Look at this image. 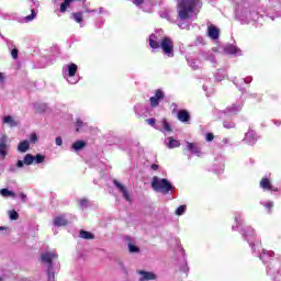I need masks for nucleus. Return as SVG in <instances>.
<instances>
[{"label":"nucleus","instance_id":"nucleus-1","mask_svg":"<svg viewBox=\"0 0 281 281\" xmlns=\"http://www.w3.org/2000/svg\"><path fill=\"white\" fill-rule=\"evenodd\" d=\"M196 8H201V0H178V18L180 21L192 19Z\"/></svg>","mask_w":281,"mask_h":281},{"label":"nucleus","instance_id":"nucleus-2","mask_svg":"<svg viewBox=\"0 0 281 281\" xmlns=\"http://www.w3.org/2000/svg\"><path fill=\"white\" fill-rule=\"evenodd\" d=\"M151 188L155 192H161L162 194H169L175 190V187L166 178H159L155 176L151 180Z\"/></svg>","mask_w":281,"mask_h":281},{"label":"nucleus","instance_id":"nucleus-3","mask_svg":"<svg viewBox=\"0 0 281 281\" xmlns=\"http://www.w3.org/2000/svg\"><path fill=\"white\" fill-rule=\"evenodd\" d=\"M76 71H78V66L76 64H69L66 69L64 68V78H66L69 85H76L78 82V77H76Z\"/></svg>","mask_w":281,"mask_h":281},{"label":"nucleus","instance_id":"nucleus-4","mask_svg":"<svg viewBox=\"0 0 281 281\" xmlns=\"http://www.w3.org/2000/svg\"><path fill=\"white\" fill-rule=\"evenodd\" d=\"M56 258H58V254H56L55 251H47L42 254V262L48 265V281L54 280V273H52V263L54 260H56Z\"/></svg>","mask_w":281,"mask_h":281},{"label":"nucleus","instance_id":"nucleus-5","mask_svg":"<svg viewBox=\"0 0 281 281\" xmlns=\"http://www.w3.org/2000/svg\"><path fill=\"white\" fill-rule=\"evenodd\" d=\"M243 236L251 247L252 252H256V247H259L260 243L254 241V238H256V232L254 231V228H251V226L245 227L243 231Z\"/></svg>","mask_w":281,"mask_h":281},{"label":"nucleus","instance_id":"nucleus-6","mask_svg":"<svg viewBox=\"0 0 281 281\" xmlns=\"http://www.w3.org/2000/svg\"><path fill=\"white\" fill-rule=\"evenodd\" d=\"M162 49V53L165 56H168V58L175 57V43H172V40L170 37H164L160 42V46Z\"/></svg>","mask_w":281,"mask_h":281},{"label":"nucleus","instance_id":"nucleus-7","mask_svg":"<svg viewBox=\"0 0 281 281\" xmlns=\"http://www.w3.org/2000/svg\"><path fill=\"white\" fill-rule=\"evenodd\" d=\"M147 124H149V126H153L154 128H157L158 131H161V133H170L172 132V127L170 126V123H168V121L166 119H162L160 124H157V120L155 119H147L146 120Z\"/></svg>","mask_w":281,"mask_h":281},{"label":"nucleus","instance_id":"nucleus-8","mask_svg":"<svg viewBox=\"0 0 281 281\" xmlns=\"http://www.w3.org/2000/svg\"><path fill=\"white\" fill-rule=\"evenodd\" d=\"M241 109H243V101H237L236 103L226 108L222 112V117H229V115H236V113H239V111H241Z\"/></svg>","mask_w":281,"mask_h":281},{"label":"nucleus","instance_id":"nucleus-9","mask_svg":"<svg viewBox=\"0 0 281 281\" xmlns=\"http://www.w3.org/2000/svg\"><path fill=\"white\" fill-rule=\"evenodd\" d=\"M8 150H10V143H8V137L3 135L0 138V157H2V159L8 157Z\"/></svg>","mask_w":281,"mask_h":281},{"label":"nucleus","instance_id":"nucleus-10","mask_svg":"<svg viewBox=\"0 0 281 281\" xmlns=\"http://www.w3.org/2000/svg\"><path fill=\"white\" fill-rule=\"evenodd\" d=\"M165 97L166 95L164 94V91L159 89L156 90L155 95L149 99L150 106H159V102H161V100H164Z\"/></svg>","mask_w":281,"mask_h":281},{"label":"nucleus","instance_id":"nucleus-11","mask_svg":"<svg viewBox=\"0 0 281 281\" xmlns=\"http://www.w3.org/2000/svg\"><path fill=\"white\" fill-rule=\"evenodd\" d=\"M161 38H159V33H153L149 36V47H151V49H159V46L161 45Z\"/></svg>","mask_w":281,"mask_h":281},{"label":"nucleus","instance_id":"nucleus-12","mask_svg":"<svg viewBox=\"0 0 281 281\" xmlns=\"http://www.w3.org/2000/svg\"><path fill=\"white\" fill-rule=\"evenodd\" d=\"M139 279L138 281H150V280H157V274H155L154 272H148V271H144V270H138L137 271Z\"/></svg>","mask_w":281,"mask_h":281},{"label":"nucleus","instance_id":"nucleus-13","mask_svg":"<svg viewBox=\"0 0 281 281\" xmlns=\"http://www.w3.org/2000/svg\"><path fill=\"white\" fill-rule=\"evenodd\" d=\"M244 142H246V144H248L249 146H254V144H256V142H258V136L256 135L255 131H248L245 134V138Z\"/></svg>","mask_w":281,"mask_h":281},{"label":"nucleus","instance_id":"nucleus-14","mask_svg":"<svg viewBox=\"0 0 281 281\" xmlns=\"http://www.w3.org/2000/svg\"><path fill=\"white\" fill-rule=\"evenodd\" d=\"M224 54H228L231 56H241L240 48L232 44L224 46Z\"/></svg>","mask_w":281,"mask_h":281},{"label":"nucleus","instance_id":"nucleus-15","mask_svg":"<svg viewBox=\"0 0 281 281\" xmlns=\"http://www.w3.org/2000/svg\"><path fill=\"white\" fill-rule=\"evenodd\" d=\"M32 3L35 7V9H32L31 14L24 18V21L26 23H30V21H34L36 19V15L38 14V10H36L38 8V1L32 0Z\"/></svg>","mask_w":281,"mask_h":281},{"label":"nucleus","instance_id":"nucleus-16","mask_svg":"<svg viewBox=\"0 0 281 281\" xmlns=\"http://www.w3.org/2000/svg\"><path fill=\"white\" fill-rule=\"evenodd\" d=\"M187 150H189V153H191L192 155L201 157V147H199V145L195 143L187 142Z\"/></svg>","mask_w":281,"mask_h":281},{"label":"nucleus","instance_id":"nucleus-17","mask_svg":"<svg viewBox=\"0 0 281 281\" xmlns=\"http://www.w3.org/2000/svg\"><path fill=\"white\" fill-rule=\"evenodd\" d=\"M260 260H262L263 265L271 262L273 260V251H269L263 249L262 254L259 255Z\"/></svg>","mask_w":281,"mask_h":281},{"label":"nucleus","instance_id":"nucleus-18","mask_svg":"<svg viewBox=\"0 0 281 281\" xmlns=\"http://www.w3.org/2000/svg\"><path fill=\"white\" fill-rule=\"evenodd\" d=\"M113 183L117 188V190H120V192H122L125 201H131V195L128 194L126 187L122 186V183H120L117 180H114Z\"/></svg>","mask_w":281,"mask_h":281},{"label":"nucleus","instance_id":"nucleus-19","mask_svg":"<svg viewBox=\"0 0 281 281\" xmlns=\"http://www.w3.org/2000/svg\"><path fill=\"white\" fill-rule=\"evenodd\" d=\"M207 34H209V37L212 38L213 41H218L221 31L216 26L210 25Z\"/></svg>","mask_w":281,"mask_h":281},{"label":"nucleus","instance_id":"nucleus-20","mask_svg":"<svg viewBox=\"0 0 281 281\" xmlns=\"http://www.w3.org/2000/svg\"><path fill=\"white\" fill-rule=\"evenodd\" d=\"M260 188H262V190H271L272 192H278V188H273L271 186V181H269L267 178L261 179Z\"/></svg>","mask_w":281,"mask_h":281},{"label":"nucleus","instance_id":"nucleus-21","mask_svg":"<svg viewBox=\"0 0 281 281\" xmlns=\"http://www.w3.org/2000/svg\"><path fill=\"white\" fill-rule=\"evenodd\" d=\"M201 55L203 56L204 60H210V63L215 64L216 63V55L214 54L213 50H209V52H203L201 53Z\"/></svg>","mask_w":281,"mask_h":281},{"label":"nucleus","instance_id":"nucleus-22","mask_svg":"<svg viewBox=\"0 0 281 281\" xmlns=\"http://www.w3.org/2000/svg\"><path fill=\"white\" fill-rule=\"evenodd\" d=\"M178 120L179 122L183 123L190 122V113H188L186 110H180L178 112Z\"/></svg>","mask_w":281,"mask_h":281},{"label":"nucleus","instance_id":"nucleus-23","mask_svg":"<svg viewBox=\"0 0 281 281\" xmlns=\"http://www.w3.org/2000/svg\"><path fill=\"white\" fill-rule=\"evenodd\" d=\"M165 144L167 146V148H179V146H181V143H179V140L169 137L168 139L165 140Z\"/></svg>","mask_w":281,"mask_h":281},{"label":"nucleus","instance_id":"nucleus-24","mask_svg":"<svg viewBox=\"0 0 281 281\" xmlns=\"http://www.w3.org/2000/svg\"><path fill=\"white\" fill-rule=\"evenodd\" d=\"M19 153H27L30 150V142L23 140L18 145Z\"/></svg>","mask_w":281,"mask_h":281},{"label":"nucleus","instance_id":"nucleus-25","mask_svg":"<svg viewBox=\"0 0 281 281\" xmlns=\"http://www.w3.org/2000/svg\"><path fill=\"white\" fill-rule=\"evenodd\" d=\"M67 220L65 218V216H57V217H55V220H54V225L56 226V227H63V226H65V225H67Z\"/></svg>","mask_w":281,"mask_h":281},{"label":"nucleus","instance_id":"nucleus-26","mask_svg":"<svg viewBox=\"0 0 281 281\" xmlns=\"http://www.w3.org/2000/svg\"><path fill=\"white\" fill-rule=\"evenodd\" d=\"M125 240H128L127 247H128L130 254H139V247L131 243V237H125Z\"/></svg>","mask_w":281,"mask_h":281},{"label":"nucleus","instance_id":"nucleus-27","mask_svg":"<svg viewBox=\"0 0 281 281\" xmlns=\"http://www.w3.org/2000/svg\"><path fill=\"white\" fill-rule=\"evenodd\" d=\"M87 146V143L85 140H77L72 144L71 148L75 150V153H78V150H82Z\"/></svg>","mask_w":281,"mask_h":281},{"label":"nucleus","instance_id":"nucleus-28","mask_svg":"<svg viewBox=\"0 0 281 281\" xmlns=\"http://www.w3.org/2000/svg\"><path fill=\"white\" fill-rule=\"evenodd\" d=\"M79 236H80V238H83L85 240H93V238H95V235H93L92 233L87 232V231H80Z\"/></svg>","mask_w":281,"mask_h":281},{"label":"nucleus","instance_id":"nucleus-29","mask_svg":"<svg viewBox=\"0 0 281 281\" xmlns=\"http://www.w3.org/2000/svg\"><path fill=\"white\" fill-rule=\"evenodd\" d=\"M3 123L9 124L11 127L19 126V123L10 115L3 117Z\"/></svg>","mask_w":281,"mask_h":281},{"label":"nucleus","instance_id":"nucleus-30","mask_svg":"<svg viewBox=\"0 0 281 281\" xmlns=\"http://www.w3.org/2000/svg\"><path fill=\"white\" fill-rule=\"evenodd\" d=\"M0 194H1V196H5V198L12 196L13 199H14V196H16V193H14L8 189H1Z\"/></svg>","mask_w":281,"mask_h":281},{"label":"nucleus","instance_id":"nucleus-31","mask_svg":"<svg viewBox=\"0 0 281 281\" xmlns=\"http://www.w3.org/2000/svg\"><path fill=\"white\" fill-rule=\"evenodd\" d=\"M71 1H74V0H65L64 3L60 4L59 11L61 13L67 12V8H69V5H71Z\"/></svg>","mask_w":281,"mask_h":281},{"label":"nucleus","instance_id":"nucleus-32","mask_svg":"<svg viewBox=\"0 0 281 281\" xmlns=\"http://www.w3.org/2000/svg\"><path fill=\"white\" fill-rule=\"evenodd\" d=\"M72 19L76 23H80V26L82 27V12L72 13Z\"/></svg>","mask_w":281,"mask_h":281},{"label":"nucleus","instance_id":"nucleus-33","mask_svg":"<svg viewBox=\"0 0 281 281\" xmlns=\"http://www.w3.org/2000/svg\"><path fill=\"white\" fill-rule=\"evenodd\" d=\"M24 164L25 166H32V164H34V156H32V154H26L24 156Z\"/></svg>","mask_w":281,"mask_h":281},{"label":"nucleus","instance_id":"nucleus-34","mask_svg":"<svg viewBox=\"0 0 281 281\" xmlns=\"http://www.w3.org/2000/svg\"><path fill=\"white\" fill-rule=\"evenodd\" d=\"M161 19H167V21H170L172 19V14L169 10H162L159 12Z\"/></svg>","mask_w":281,"mask_h":281},{"label":"nucleus","instance_id":"nucleus-35","mask_svg":"<svg viewBox=\"0 0 281 281\" xmlns=\"http://www.w3.org/2000/svg\"><path fill=\"white\" fill-rule=\"evenodd\" d=\"M186 210H188V207H187L186 205H180V206L176 210L177 216H183V214H186Z\"/></svg>","mask_w":281,"mask_h":281},{"label":"nucleus","instance_id":"nucleus-36","mask_svg":"<svg viewBox=\"0 0 281 281\" xmlns=\"http://www.w3.org/2000/svg\"><path fill=\"white\" fill-rule=\"evenodd\" d=\"M34 161L35 164H43L45 161V156L37 154L36 156H34Z\"/></svg>","mask_w":281,"mask_h":281},{"label":"nucleus","instance_id":"nucleus-37","mask_svg":"<svg viewBox=\"0 0 281 281\" xmlns=\"http://www.w3.org/2000/svg\"><path fill=\"white\" fill-rule=\"evenodd\" d=\"M9 218L11 221H19V213L16 211H10L9 212Z\"/></svg>","mask_w":281,"mask_h":281},{"label":"nucleus","instance_id":"nucleus-38","mask_svg":"<svg viewBox=\"0 0 281 281\" xmlns=\"http://www.w3.org/2000/svg\"><path fill=\"white\" fill-rule=\"evenodd\" d=\"M223 126H224V128H235L236 127V123L224 121L223 122Z\"/></svg>","mask_w":281,"mask_h":281},{"label":"nucleus","instance_id":"nucleus-39","mask_svg":"<svg viewBox=\"0 0 281 281\" xmlns=\"http://www.w3.org/2000/svg\"><path fill=\"white\" fill-rule=\"evenodd\" d=\"M261 205L265 206L271 213V209L273 207V202L271 201L263 202L261 203Z\"/></svg>","mask_w":281,"mask_h":281},{"label":"nucleus","instance_id":"nucleus-40","mask_svg":"<svg viewBox=\"0 0 281 281\" xmlns=\"http://www.w3.org/2000/svg\"><path fill=\"white\" fill-rule=\"evenodd\" d=\"M11 56L14 60L19 58V49H16V47L12 48Z\"/></svg>","mask_w":281,"mask_h":281},{"label":"nucleus","instance_id":"nucleus-41","mask_svg":"<svg viewBox=\"0 0 281 281\" xmlns=\"http://www.w3.org/2000/svg\"><path fill=\"white\" fill-rule=\"evenodd\" d=\"M30 142L36 144V142H38V135H36V133L31 134Z\"/></svg>","mask_w":281,"mask_h":281},{"label":"nucleus","instance_id":"nucleus-42","mask_svg":"<svg viewBox=\"0 0 281 281\" xmlns=\"http://www.w3.org/2000/svg\"><path fill=\"white\" fill-rule=\"evenodd\" d=\"M80 207H88L89 206V200L82 199L79 201Z\"/></svg>","mask_w":281,"mask_h":281},{"label":"nucleus","instance_id":"nucleus-43","mask_svg":"<svg viewBox=\"0 0 281 281\" xmlns=\"http://www.w3.org/2000/svg\"><path fill=\"white\" fill-rule=\"evenodd\" d=\"M83 10H85V12H87L88 14H95V12H98V10H90L89 8H87V5H83Z\"/></svg>","mask_w":281,"mask_h":281},{"label":"nucleus","instance_id":"nucleus-44","mask_svg":"<svg viewBox=\"0 0 281 281\" xmlns=\"http://www.w3.org/2000/svg\"><path fill=\"white\" fill-rule=\"evenodd\" d=\"M199 61L198 60H193V61H189L190 67H192V69H198L199 68Z\"/></svg>","mask_w":281,"mask_h":281},{"label":"nucleus","instance_id":"nucleus-45","mask_svg":"<svg viewBox=\"0 0 281 281\" xmlns=\"http://www.w3.org/2000/svg\"><path fill=\"white\" fill-rule=\"evenodd\" d=\"M205 139H206V142H213L214 140V134L207 133Z\"/></svg>","mask_w":281,"mask_h":281},{"label":"nucleus","instance_id":"nucleus-46","mask_svg":"<svg viewBox=\"0 0 281 281\" xmlns=\"http://www.w3.org/2000/svg\"><path fill=\"white\" fill-rule=\"evenodd\" d=\"M82 121L80 120V119H78L77 121H76V126H77V133H78V131H80V127L82 126Z\"/></svg>","mask_w":281,"mask_h":281},{"label":"nucleus","instance_id":"nucleus-47","mask_svg":"<svg viewBox=\"0 0 281 281\" xmlns=\"http://www.w3.org/2000/svg\"><path fill=\"white\" fill-rule=\"evenodd\" d=\"M252 80H254V77L251 76L244 78L245 85H249Z\"/></svg>","mask_w":281,"mask_h":281},{"label":"nucleus","instance_id":"nucleus-48","mask_svg":"<svg viewBox=\"0 0 281 281\" xmlns=\"http://www.w3.org/2000/svg\"><path fill=\"white\" fill-rule=\"evenodd\" d=\"M55 143H56V146H63V138L61 137H57Z\"/></svg>","mask_w":281,"mask_h":281},{"label":"nucleus","instance_id":"nucleus-49","mask_svg":"<svg viewBox=\"0 0 281 281\" xmlns=\"http://www.w3.org/2000/svg\"><path fill=\"white\" fill-rule=\"evenodd\" d=\"M235 223H237V225H243V222L240 220V215L235 216Z\"/></svg>","mask_w":281,"mask_h":281},{"label":"nucleus","instance_id":"nucleus-50","mask_svg":"<svg viewBox=\"0 0 281 281\" xmlns=\"http://www.w3.org/2000/svg\"><path fill=\"white\" fill-rule=\"evenodd\" d=\"M24 164H25V162H23V160H18L15 167H16V168H23Z\"/></svg>","mask_w":281,"mask_h":281},{"label":"nucleus","instance_id":"nucleus-51","mask_svg":"<svg viewBox=\"0 0 281 281\" xmlns=\"http://www.w3.org/2000/svg\"><path fill=\"white\" fill-rule=\"evenodd\" d=\"M133 3L135 5H142L144 3V0H133Z\"/></svg>","mask_w":281,"mask_h":281},{"label":"nucleus","instance_id":"nucleus-52","mask_svg":"<svg viewBox=\"0 0 281 281\" xmlns=\"http://www.w3.org/2000/svg\"><path fill=\"white\" fill-rule=\"evenodd\" d=\"M9 172H16V166L14 165L10 166Z\"/></svg>","mask_w":281,"mask_h":281},{"label":"nucleus","instance_id":"nucleus-53","mask_svg":"<svg viewBox=\"0 0 281 281\" xmlns=\"http://www.w3.org/2000/svg\"><path fill=\"white\" fill-rule=\"evenodd\" d=\"M196 43H199V45L203 44V36H198Z\"/></svg>","mask_w":281,"mask_h":281},{"label":"nucleus","instance_id":"nucleus-54","mask_svg":"<svg viewBox=\"0 0 281 281\" xmlns=\"http://www.w3.org/2000/svg\"><path fill=\"white\" fill-rule=\"evenodd\" d=\"M151 170H159V165H151Z\"/></svg>","mask_w":281,"mask_h":281},{"label":"nucleus","instance_id":"nucleus-55","mask_svg":"<svg viewBox=\"0 0 281 281\" xmlns=\"http://www.w3.org/2000/svg\"><path fill=\"white\" fill-rule=\"evenodd\" d=\"M20 199H22V201H25L27 199V195H25L24 193H21Z\"/></svg>","mask_w":281,"mask_h":281},{"label":"nucleus","instance_id":"nucleus-56","mask_svg":"<svg viewBox=\"0 0 281 281\" xmlns=\"http://www.w3.org/2000/svg\"><path fill=\"white\" fill-rule=\"evenodd\" d=\"M222 142H223L224 145L229 144V138H224Z\"/></svg>","mask_w":281,"mask_h":281},{"label":"nucleus","instance_id":"nucleus-57","mask_svg":"<svg viewBox=\"0 0 281 281\" xmlns=\"http://www.w3.org/2000/svg\"><path fill=\"white\" fill-rule=\"evenodd\" d=\"M267 272H268L269 274L273 273V271H271V267H268Z\"/></svg>","mask_w":281,"mask_h":281},{"label":"nucleus","instance_id":"nucleus-58","mask_svg":"<svg viewBox=\"0 0 281 281\" xmlns=\"http://www.w3.org/2000/svg\"><path fill=\"white\" fill-rule=\"evenodd\" d=\"M104 12V8H99V14H102Z\"/></svg>","mask_w":281,"mask_h":281},{"label":"nucleus","instance_id":"nucleus-59","mask_svg":"<svg viewBox=\"0 0 281 281\" xmlns=\"http://www.w3.org/2000/svg\"><path fill=\"white\" fill-rule=\"evenodd\" d=\"M0 82H3V75L0 74Z\"/></svg>","mask_w":281,"mask_h":281},{"label":"nucleus","instance_id":"nucleus-60","mask_svg":"<svg viewBox=\"0 0 281 281\" xmlns=\"http://www.w3.org/2000/svg\"><path fill=\"white\" fill-rule=\"evenodd\" d=\"M204 91H207V86H203Z\"/></svg>","mask_w":281,"mask_h":281},{"label":"nucleus","instance_id":"nucleus-61","mask_svg":"<svg viewBox=\"0 0 281 281\" xmlns=\"http://www.w3.org/2000/svg\"><path fill=\"white\" fill-rule=\"evenodd\" d=\"M238 226H233V229H236Z\"/></svg>","mask_w":281,"mask_h":281},{"label":"nucleus","instance_id":"nucleus-62","mask_svg":"<svg viewBox=\"0 0 281 281\" xmlns=\"http://www.w3.org/2000/svg\"><path fill=\"white\" fill-rule=\"evenodd\" d=\"M278 262V265H279V267H280V261H277Z\"/></svg>","mask_w":281,"mask_h":281},{"label":"nucleus","instance_id":"nucleus-63","mask_svg":"<svg viewBox=\"0 0 281 281\" xmlns=\"http://www.w3.org/2000/svg\"><path fill=\"white\" fill-rule=\"evenodd\" d=\"M3 280L1 277H0V281Z\"/></svg>","mask_w":281,"mask_h":281}]
</instances>
